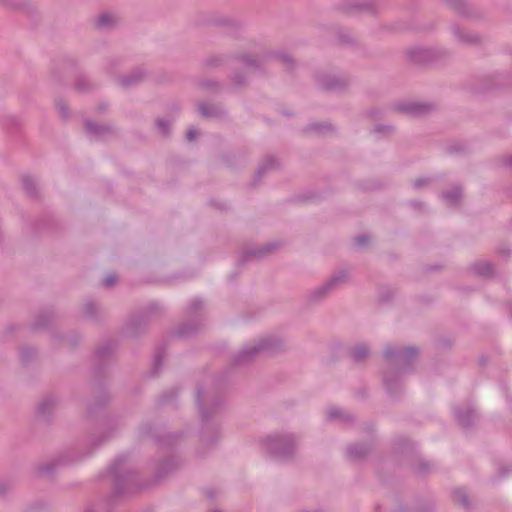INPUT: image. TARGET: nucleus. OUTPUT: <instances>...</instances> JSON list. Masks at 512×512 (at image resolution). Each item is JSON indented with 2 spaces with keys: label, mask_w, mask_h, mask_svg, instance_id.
I'll return each instance as SVG.
<instances>
[{
  "label": "nucleus",
  "mask_w": 512,
  "mask_h": 512,
  "mask_svg": "<svg viewBox=\"0 0 512 512\" xmlns=\"http://www.w3.org/2000/svg\"><path fill=\"white\" fill-rule=\"evenodd\" d=\"M301 512H321L319 510H302Z\"/></svg>",
  "instance_id": "obj_64"
},
{
  "label": "nucleus",
  "mask_w": 512,
  "mask_h": 512,
  "mask_svg": "<svg viewBox=\"0 0 512 512\" xmlns=\"http://www.w3.org/2000/svg\"><path fill=\"white\" fill-rule=\"evenodd\" d=\"M196 405L201 418L200 447L213 448L221 439L217 416L223 410L225 399L214 380L197 385Z\"/></svg>",
  "instance_id": "obj_1"
},
{
  "label": "nucleus",
  "mask_w": 512,
  "mask_h": 512,
  "mask_svg": "<svg viewBox=\"0 0 512 512\" xmlns=\"http://www.w3.org/2000/svg\"><path fill=\"white\" fill-rule=\"evenodd\" d=\"M156 126L162 135H164V136L169 135L170 128H171L170 120L159 118L156 120Z\"/></svg>",
  "instance_id": "obj_43"
},
{
  "label": "nucleus",
  "mask_w": 512,
  "mask_h": 512,
  "mask_svg": "<svg viewBox=\"0 0 512 512\" xmlns=\"http://www.w3.org/2000/svg\"><path fill=\"white\" fill-rule=\"evenodd\" d=\"M348 278L349 274L347 270L342 269L336 271L323 284L310 290L308 293V299L312 302L322 301L340 285L346 283Z\"/></svg>",
  "instance_id": "obj_7"
},
{
  "label": "nucleus",
  "mask_w": 512,
  "mask_h": 512,
  "mask_svg": "<svg viewBox=\"0 0 512 512\" xmlns=\"http://www.w3.org/2000/svg\"><path fill=\"white\" fill-rule=\"evenodd\" d=\"M432 464L428 461L421 460L418 464L417 471L418 473L425 474L431 470Z\"/></svg>",
  "instance_id": "obj_50"
},
{
  "label": "nucleus",
  "mask_w": 512,
  "mask_h": 512,
  "mask_svg": "<svg viewBox=\"0 0 512 512\" xmlns=\"http://www.w3.org/2000/svg\"><path fill=\"white\" fill-rule=\"evenodd\" d=\"M455 418L462 427H470L477 418L474 408L465 403L454 408Z\"/></svg>",
  "instance_id": "obj_14"
},
{
  "label": "nucleus",
  "mask_w": 512,
  "mask_h": 512,
  "mask_svg": "<svg viewBox=\"0 0 512 512\" xmlns=\"http://www.w3.org/2000/svg\"><path fill=\"white\" fill-rule=\"evenodd\" d=\"M278 166L277 160L272 157H266L258 166L256 170L255 180H260L266 173L276 169Z\"/></svg>",
  "instance_id": "obj_28"
},
{
  "label": "nucleus",
  "mask_w": 512,
  "mask_h": 512,
  "mask_svg": "<svg viewBox=\"0 0 512 512\" xmlns=\"http://www.w3.org/2000/svg\"><path fill=\"white\" fill-rule=\"evenodd\" d=\"M142 435H151L162 447L174 446L180 438L178 433H165L162 434L151 424H144L140 428Z\"/></svg>",
  "instance_id": "obj_11"
},
{
  "label": "nucleus",
  "mask_w": 512,
  "mask_h": 512,
  "mask_svg": "<svg viewBox=\"0 0 512 512\" xmlns=\"http://www.w3.org/2000/svg\"><path fill=\"white\" fill-rule=\"evenodd\" d=\"M452 33L456 40L463 44L476 45L481 43L482 37L474 32L464 30L458 24H454L451 27Z\"/></svg>",
  "instance_id": "obj_17"
},
{
  "label": "nucleus",
  "mask_w": 512,
  "mask_h": 512,
  "mask_svg": "<svg viewBox=\"0 0 512 512\" xmlns=\"http://www.w3.org/2000/svg\"><path fill=\"white\" fill-rule=\"evenodd\" d=\"M198 136V130L194 127H190L186 132V139L188 141H194Z\"/></svg>",
  "instance_id": "obj_52"
},
{
  "label": "nucleus",
  "mask_w": 512,
  "mask_h": 512,
  "mask_svg": "<svg viewBox=\"0 0 512 512\" xmlns=\"http://www.w3.org/2000/svg\"><path fill=\"white\" fill-rule=\"evenodd\" d=\"M309 129L312 130V131H315V132L324 133V132H326L328 130H331L332 126H331V124H329L327 122L312 123V124L309 125Z\"/></svg>",
  "instance_id": "obj_46"
},
{
  "label": "nucleus",
  "mask_w": 512,
  "mask_h": 512,
  "mask_svg": "<svg viewBox=\"0 0 512 512\" xmlns=\"http://www.w3.org/2000/svg\"><path fill=\"white\" fill-rule=\"evenodd\" d=\"M117 22V17L109 12L99 14L94 20L96 28L103 31L111 30L117 25Z\"/></svg>",
  "instance_id": "obj_23"
},
{
  "label": "nucleus",
  "mask_w": 512,
  "mask_h": 512,
  "mask_svg": "<svg viewBox=\"0 0 512 512\" xmlns=\"http://www.w3.org/2000/svg\"><path fill=\"white\" fill-rule=\"evenodd\" d=\"M299 437L290 432H276L263 440L265 451L275 460L287 461L294 457Z\"/></svg>",
  "instance_id": "obj_4"
},
{
  "label": "nucleus",
  "mask_w": 512,
  "mask_h": 512,
  "mask_svg": "<svg viewBox=\"0 0 512 512\" xmlns=\"http://www.w3.org/2000/svg\"><path fill=\"white\" fill-rule=\"evenodd\" d=\"M346 10L369 11L375 13L378 11L377 0H350L345 7Z\"/></svg>",
  "instance_id": "obj_22"
},
{
  "label": "nucleus",
  "mask_w": 512,
  "mask_h": 512,
  "mask_svg": "<svg viewBox=\"0 0 512 512\" xmlns=\"http://www.w3.org/2000/svg\"><path fill=\"white\" fill-rule=\"evenodd\" d=\"M370 241V236L368 234H361L355 237L354 239V245L357 248H363L366 246Z\"/></svg>",
  "instance_id": "obj_48"
},
{
  "label": "nucleus",
  "mask_w": 512,
  "mask_h": 512,
  "mask_svg": "<svg viewBox=\"0 0 512 512\" xmlns=\"http://www.w3.org/2000/svg\"><path fill=\"white\" fill-rule=\"evenodd\" d=\"M503 165L512 168V155H507L502 158Z\"/></svg>",
  "instance_id": "obj_59"
},
{
  "label": "nucleus",
  "mask_w": 512,
  "mask_h": 512,
  "mask_svg": "<svg viewBox=\"0 0 512 512\" xmlns=\"http://www.w3.org/2000/svg\"><path fill=\"white\" fill-rule=\"evenodd\" d=\"M452 498L455 503L462 505L464 508L470 507L469 497L463 488H456L452 492Z\"/></svg>",
  "instance_id": "obj_39"
},
{
  "label": "nucleus",
  "mask_w": 512,
  "mask_h": 512,
  "mask_svg": "<svg viewBox=\"0 0 512 512\" xmlns=\"http://www.w3.org/2000/svg\"><path fill=\"white\" fill-rule=\"evenodd\" d=\"M160 310V305L158 303H150L148 306H147V313L148 314H153V313H156Z\"/></svg>",
  "instance_id": "obj_56"
},
{
  "label": "nucleus",
  "mask_w": 512,
  "mask_h": 512,
  "mask_svg": "<svg viewBox=\"0 0 512 512\" xmlns=\"http://www.w3.org/2000/svg\"><path fill=\"white\" fill-rule=\"evenodd\" d=\"M418 349L416 347H401L387 345L383 356L386 362L383 381L387 392L396 397L401 391L402 379L409 373L416 361Z\"/></svg>",
  "instance_id": "obj_2"
},
{
  "label": "nucleus",
  "mask_w": 512,
  "mask_h": 512,
  "mask_svg": "<svg viewBox=\"0 0 512 512\" xmlns=\"http://www.w3.org/2000/svg\"><path fill=\"white\" fill-rule=\"evenodd\" d=\"M108 474L113 479L116 495L120 496L138 489V476L127 455L118 456L109 466Z\"/></svg>",
  "instance_id": "obj_3"
},
{
  "label": "nucleus",
  "mask_w": 512,
  "mask_h": 512,
  "mask_svg": "<svg viewBox=\"0 0 512 512\" xmlns=\"http://www.w3.org/2000/svg\"><path fill=\"white\" fill-rule=\"evenodd\" d=\"M373 448V441L354 443L346 448V456L350 460L360 461L365 459Z\"/></svg>",
  "instance_id": "obj_15"
},
{
  "label": "nucleus",
  "mask_w": 512,
  "mask_h": 512,
  "mask_svg": "<svg viewBox=\"0 0 512 512\" xmlns=\"http://www.w3.org/2000/svg\"><path fill=\"white\" fill-rule=\"evenodd\" d=\"M117 281V277L114 274L108 275L103 279V284L107 287L112 286Z\"/></svg>",
  "instance_id": "obj_54"
},
{
  "label": "nucleus",
  "mask_w": 512,
  "mask_h": 512,
  "mask_svg": "<svg viewBox=\"0 0 512 512\" xmlns=\"http://www.w3.org/2000/svg\"><path fill=\"white\" fill-rule=\"evenodd\" d=\"M198 112L201 116L210 119H219L225 116L226 111L220 104H211L206 102H199Z\"/></svg>",
  "instance_id": "obj_19"
},
{
  "label": "nucleus",
  "mask_w": 512,
  "mask_h": 512,
  "mask_svg": "<svg viewBox=\"0 0 512 512\" xmlns=\"http://www.w3.org/2000/svg\"><path fill=\"white\" fill-rule=\"evenodd\" d=\"M276 243H267L257 247L247 248L243 251L238 265L249 262L252 258L260 259L276 249Z\"/></svg>",
  "instance_id": "obj_13"
},
{
  "label": "nucleus",
  "mask_w": 512,
  "mask_h": 512,
  "mask_svg": "<svg viewBox=\"0 0 512 512\" xmlns=\"http://www.w3.org/2000/svg\"><path fill=\"white\" fill-rule=\"evenodd\" d=\"M319 87L327 91H341L348 87L350 79L347 75L334 72H319L316 75Z\"/></svg>",
  "instance_id": "obj_10"
},
{
  "label": "nucleus",
  "mask_w": 512,
  "mask_h": 512,
  "mask_svg": "<svg viewBox=\"0 0 512 512\" xmlns=\"http://www.w3.org/2000/svg\"><path fill=\"white\" fill-rule=\"evenodd\" d=\"M349 354L355 362L364 361L369 355V346L365 343L356 344L350 348Z\"/></svg>",
  "instance_id": "obj_33"
},
{
  "label": "nucleus",
  "mask_w": 512,
  "mask_h": 512,
  "mask_svg": "<svg viewBox=\"0 0 512 512\" xmlns=\"http://www.w3.org/2000/svg\"><path fill=\"white\" fill-rule=\"evenodd\" d=\"M462 197V188L459 185H453L441 193V198L448 206H455Z\"/></svg>",
  "instance_id": "obj_26"
},
{
  "label": "nucleus",
  "mask_w": 512,
  "mask_h": 512,
  "mask_svg": "<svg viewBox=\"0 0 512 512\" xmlns=\"http://www.w3.org/2000/svg\"><path fill=\"white\" fill-rule=\"evenodd\" d=\"M24 190L32 197L37 196V184L32 176H24L22 178Z\"/></svg>",
  "instance_id": "obj_41"
},
{
  "label": "nucleus",
  "mask_w": 512,
  "mask_h": 512,
  "mask_svg": "<svg viewBox=\"0 0 512 512\" xmlns=\"http://www.w3.org/2000/svg\"><path fill=\"white\" fill-rule=\"evenodd\" d=\"M435 106L431 103L406 101L396 104L395 109L399 112L412 116H423L431 112Z\"/></svg>",
  "instance_id": "obj_12"
},
{
  "label": "nucleus",
  "mask_w": 512,
  "mask_h": 512,
  "mask_svg": "<svg viewBox=\"0 0 512 512\" xmlns=\"http://www.w3.org/2000/svg\"><path fill=\"white\" fill-rule=\"evenodd\" d=\"M201 85H202L204 88H211V87L218 88V87L220 86L218 82H216V81H212V80H205V81H202V82H201Z\"/></svg>",
  "instance_id": "obj_57"
},
{
  "label": "nucleus",
  "mask_w": 512,
  "mask_h": 512,
  "mask_svg": "<svg viewBox=\"0 0 512 512\" xmlns=\"http://www.w3.org/2000/svg\"><path fill=\"white\" fill-rule=\"evenodd\" d=\"M85 128L89 136L91 137H102L103 135L110 133L112 130L109 126L99 125L93 123L90 120H85Z\"/></svg>",
  "instance_id": "obj_32"
},
{
  "label": "nucleus",
  "mask_w": 512,
  "mask_h": 512,
  "mask_svg": "<svg viewBox=\"0 0 512 512\" xmlns=\"http://www.w3.org/2000/svg\"><path fill=\"white\" fill-rule=\"evenodd\" d=\"M406 55L408 59L417 64H424L435 58L433 50L425 47H412L407 49Z\"/></svg>",
  "instance_id": "obj_16"
},
{
  "label": "nucleus",
  "mask_w": 512,
  "mask_h": 512,
  "mask_svg": "<svg viewBox=\"0 0 512 512\" xmlns=\"http://www.w3.org/2000/svg\"><path fill=\"white\" fill-rule=\"evenodd\" d=\"M145 77V71L142 68H136L127 75L119 76L117 78V83L121 87L129 89L141 83Z\"/></svg>",
  "instance_id": "obj_18"
},
{
  "label": "nucleus",
  "mask_w": 512,
  "mask_h": 512,
  "mask_svg": "<svg viewBox=\"0 0 512 512\" xmlns=\"http://www.w3.org/2000/svg\"><path fill=\"white\" fill-rule=\"evenodd\" d=\"M249 76L238 70L234 71L230 76L231 87L234 90H239L248 84Z\"/></svg>",
  "instance_id": "obj_35"
},
{
  "label": "nucleus",
  "mask_w": 512,
  "mask_h": 512,
  "mask_svg": "<svg viewBox=\"0 0 512 512\" xmlns=\"http://www.w3.org/2000/svg\"><path fill=\"white\" fill-rule=\"evenodd\" d=\"M77 460L78 459H76V461ZM70 462H75V460L74 459H67V458H64V457H60V458L55 459L53 461H50L48 463L39 465L37 467V473L39 475H41V476H49L58 467L66 464V463H70Z\"/></svg>",
  "instance_id": "obj_25"
},
{
  "label": "nucleus",
  "mask_w": 512,
  "mask_h": 512,
  "mask_svg": "<svg viewBox=\"0 0 512 512\" xmlns=\"http://www.w3.org/2000/svg\"><path fill=\"white\" fill-rule=\"evenodd\" d=\"M395 512H419V511L418 510L417 511H411V510L406 509V508H399Z\"/></svg>",
  "instance_id": "obj_62"
},
{
  "label": "nucleus",
  "mask_w": 512,
  "mask_h": 512,
  "mask_svg": "<svg viewBox=\"0 0 512 512\" xmlns=\"http://www.w3.org/2000/svg\"><path fill=\"white\" fill-rule=\"evenodd\" d=\"M471 270L481 277H490L494 272L492 264L485 260L475 261L471 265Z\"/></svg>",
  "instance_id": "obj_31"
},
{
  "label": "nucleus",
  "mask_w": 512,
  "mask_h": 512,
  "mask_svg": "<svg viewBox=\"0 0 512 512\" xmlns=\"http://www.w3.org/2000/svg\"><path fill=\"white\" fill-rule=\"evenodd\" d=\"M282 341L275 336L264 337L257 342L247 344L231 358L234 366H243L252 362L262 352L275 353L282 348Z\"/></svg>",
  "instance_id": "obj_6"
},
{
  "label": "nucleus",
  "mask_w": 512,
  "mask_h": 512,
  "mask_svg": "<svg viewBox=\"0 0 512 512\" xmlns=\"http://www.w3.org/2000/svg\"><path fill=\"white\" fill-rule=\"evenodd\" d=\"M166 356V349L164 345H158L156 347L154 356H153V367H152V374L155 376L157 375L162 367L163 359Z\"/></svg>",
  "instance_id": "obj_34"
},
{
  "label": "nucleus",
  "mask_w": 512,
  "mask_h": 512,
  "mask_svg": "<svg viewBox=\"0 0 512 512\" xmlns=\"http://www.w3.org/2000/svg\"><path fill=\"white\" fill-rule=\"evenodd\" d=\"M0 4L12 8H24L25 4L22 0H0Z\"/></svg>",
  "instance_id": "obj_49"
},
{
  "label": "nucleus",
  "mask_w": 512,
  "mask_h": 512,
  "mask_svg": "<svg viewBox=\"0 0 512 512\" xmlns=\"http://www.w3.org/2000/svg\"><path fill=\"white\" fill-rule=\"evenodd\" d=\"M114 348H115V343L113 341L105 342L97 348L96 357L100 361H102V360L106 359L111 354V352L114 350Z\"/></svg>",
  "instance_id": "obj_40"
},
{
  "label": "nucleus",
  "mask_w": 512,
  "mask_h": 512,
  "mask_svg": "<svg viewBox=\"0 0 512 512\" xmlns=\"http://www.w3.org/2000/svg\"><path fill=\"white\" fill-rule=\"evenodd\" d=\"M429 179L428 178H420V179H417L414 181V187L416 189H420L422 188L423 186L427 185L429 183Z\"/></svg>",
  "instance_id": "obj_55"
},
{
  "label": "nucleus",
  "mask_w": 512,
  "mask_h": 512,
  "mask_svg": "<svg viewBox=\"0 0 512 512\" xmlns=\"http://www.w3.org/2000/svg\"><path fill=\"white\" fill-rule=\"evenodd\" d=\"M180 465V460L176 455H170L163 462L160 463L158 467V476L162 477L174 469H176Z\"/></svg>",
  "instance_id": "obj_30"
},
{
  "label": "nucleus",
  "mask_w": 512,
  "mask_h": 512,
  "mask_svg": "<svg viewBox=\"0 0 512 512\" xmlns=\"http://www.w3.org/2000/svg\"><path fill=\"white\" fill-rule=\"evenodd\" d=\"M178 393V390L177 389H172L171 391H169L168 393H163L161 395V401L163 403L165 402H168L169 400H171L172 398L176 397Z\"/></svg>",
  "instance_id": "obj_51"
},
{
  "label": "nucleus",
  "mask_w": 512,
  "mask_h": 512,
  "mask_svg": "<svg viewBox=\"0 0 512 512\" xmlns=\"http://www.w3.org/2000/svg\"><path fill=\"white\" fill-rule=\"evenodd\" d=\"M235 60L253 72L265 71L266 66L272 62H277L288 70L292 69L296 64L291 55L283 51L263 52L257 55L244 53L235 56Z\"/></svg>",
  "instance_id": "obj_5"
},
{
  "label": "nucleus",
  "mask_w": 512,
  "mask_h": 512,
  "mask_svg": "<svg viewBox=\"0 0 512 512\" xmlns=\"http://www.w3.org/2000/svg\"><path fill=\"white\" fill-rule=\"evenodd\" d=\"M327 418L330 420H340L344 424H350L353 423L355 420V417L353 414H351L348 411H345L338 407L330 408L327 411Z\"/></svg>",
  "instance_id": "obj_27"
},
{
  "label": "nucleus",
  "mask_w": 512,
  "mask_h": 512,
  "mask_svg": "<svg viewBox=\"0 0 512 512\" xmlns=\"http://www.w3.org/2000/svg\"><path fill=\"white\" fill-rule=\"evenodd\" d=\"M83 314L91 321H98L104 315V311L95 300L87 299L83 304Z\"/></svg>",
  "instance_id": "obj_21"
},
{
  "label": "nucleus",
  "mask_w": 512,
  "mask_h": 512,
  "mask_svg": "<svg viewBox=\"0 0 512 512\" xmlns=\"http://www.w3.org/2000/svg\"><path fill=\"white\" fill-rule=\"evenodd\" d=\"M56 108L63 119H67L69 117V111L66 102L63 99L56 100Z\"/></svg>",
  "instance_id": "obj_45"
},
{
  "label": "nucleus",
  "mask_w": 512,
  "mask_h": 512,
  "mask_svg": "<svg viewBox=\"0 0 512 512\" xmlns=\"http://www.w3.org/2000/svg\"><path fill=\"white\" fill-rule=\"evenodd\" d=\"M52 319H53L52 311L41 312L36 316L35 321L33 323V328L36 330L43 329L51 323Z\"/></svg>",
  "instance_id": "obj_37"
},
{
  "label": "nucleus",
  "mask_w": 512,
  "mask_h": 512,
  "mask_svg": "<svg viewBox=\"0 0 512 512\" xmlns=\"http://www.w3.org/2000/svg\"><path fill=\"white\" fill-rule=\"evenodd\" d=\"M410 205H411L414 209H420V207H422V203H421V202H418V201H411V202H410Z\"/></svg>",
  "instance_id": "obj_61"
},
{
  "label": "nucleus",
  "mask_w": 512,
  "mask_h": 512,
  "mask_svg": "<svg viewBox=\"0 0 512 512\" xmlns=\"http://www.w3.org/2000/svg\"><path fill=\"white\" fill-rule=\"evenodd\" d=\"M106 401H107V398L105 397V398L101 399L100 403H98L97 405L102 406L106 403Z\"/></svg>",
  "instance_id": "obj_63"
},
{
  "label": "nucleus",
  "mask_w": 512,
  "mask_h": 512,
  "mask_svg": "<svg viewBox=\"0 0 512 512\" xmlns=\"http://www.w3.org/2000/svg\"><path fill=\"white\" fill-rule=\"evenodd\" d=\"M448 150L451 153H459L463 150V147L461 145H450Z\"/></svg>",
  "instance_id": "obj_60"
},
{
  "label": "nucleus",
  "mask_w": 512,
  "mask_h": 512,
  "mask_svg": "<svg viewBox=\"0 0 512 512\" xmlns=\"http://www.w3.org/2000/svg\"><path fill=\"white\" fill-rule=\"evenodd\" d=\"M230 58L225 55L213 54L203 60V64L209 68H217L224 65Z\"/></svg>",
  "instance_id": "obj_36"
},
{
  "label": "nucleus",
  "mask_w": 512,
  "mask_h": 512,
  "mask_svg": "<svg viewBox=\"0 0 512 512\" xmlns=\"http://www.w3.org/2000/svg\"><path fill=\"white\" fill-rule=\"evenodd\" d=\"M48 503L44 500L38 499L31 502L24 512H40L48 508Z\"/></svg>",
  "instance_id": "obj_42"
},
{
  "label": "nucleus",
  "mask_w": 512,
  "mask_h": 512,
  "mask_svg": "<svg viewBox=\"0 0 512 512\" xmlns=\"http://www.w3.org/2000/svg\"><path fill=\"white\" fill-rule=\"evenodd\" d=\"M36 355V350L32 347H23L20 350V358L23 363L29 362Z\"/></svg>",
  "instance_id": "obj_44"
},
{
  "label": "nucleus",
  "mask_w": 512,
  "mask_h": 512,
  "mask_svg": "<svg viewBox=\"0 0 512 512\" xmlns=\"http://www.w3.org/2000/svg\"><path fill=\"white\" fill-rule=\"evenodd\" d=\"M120 428L119 419L116 417H105L99 424L97 434H92L89 444L94 448H98L106 441L115 436Z\"/></svg>",
  "instance_id": "obj_8"
},
{
  "label": "nucleus",
  "mask_w": 512,
  "mask_h": 512,
  "mask_svg": "<svg viewBox=\"0 0 512 512\" xmlns=\"http://www.w3.org/2000/svg\"><path fill=\"white\" fill-rule=\"evenodd\" d=\"M447 4L453 7L457 12L467 18H478L480 17V13L478 10L467 4L464 0H444Z\"/></svg>",
  "instance_id": "obj_20"
},
{
  "label": "nucleus",
  "mask_w": 512,
  "mask_h": 512,
  "mask_svg": "<svg viewBox=\"0 0 512 512\" xmlns=\"http://www.w3.org/2000/svg\"><path fill=\"white\" fill-rule=\"evenodd\" d=\"M511 470H512V465L509 464V465L500 467L498 471H499L500 477H504Z\"/></svg>",
  "instance_id": "obj_58"
},
{
  "label": "nucleus",
  "mask_w": 512,
  "mask_h": 512,
  "mask_svg": "<svg viewBox=\"0 0 512 512\" xmlns=\"http://www.w3.org/2000/svg\"><path fill=\"white\" fill-rule=\"evenodd\" d=\"M394 128L392 126H389V125H376L374 128H373V132L380 136V135H389L393 132Z\"/></svg>",
  "instance_id": "obj_47"
},
{
  "label": "nucleus",
  "mask_w": 512,
  "mask_h": 512,
  "mask_svg": "<svg viewBox=\"0 0 512 512\" xmlns=\"http://www.w3.org/2000/svg\"><path fill=\"white\" fill-rule=\"evenodd\" d=\"M10 483L5 480H0V496H4L10 490Z\"/></svg>",
  "instance_id": "obj_53"
},
{
  "label": "nucleus",
  "mask_w": 512,
  "mask_h": 512,
  "mask_svg": "<svg viewBox=\"0 0 512 512\" xmlns=\"http://www.w3.org/2000/svg\"><path fill=\"white\" fill-rule=\"evenodd\" d=\"M58 404L57 399L54 396L45 397L37 407L38 414L43 417H48Z\"/></svg>",
  "instance_id": "obj_29"
},
{
  "label": "nucleus",
  "mask_w": 512,
  "mask_h": 512,
  "mask_svg": "<svg viewBox=\"0 0 512 512\" xmlns=\"http://www.w3.org/2000/svg\"><path fill=\"white\" fill-rule=\"evenodd\" d=\"M96 85L86 76H79L75 82V89L79 92H89L95 89Z\"/></svg>",
  "instance_id": "obj_38"
},
{
  "label": "nucleus",
  "mask_w": 512,
  "mask_h": 512,
  "mask_svg": "<svg viewBox=\"0 0 512 512\" xmlns=\"http://www.w3.org/2000/svg\"><path fill=\"white\" fill-rule=\"evenodd\" d=\"M147 316H135L126 325V332L130 336H137L147 327Z\"/></svg>",
  "instance_id": "obj_24"
},
{
  "label": "nucleus",
  "mask_w": 512,
  "mask_h": 512,
  "mask_svg": "<svg viewBox=\"0 0 512 512\" xmlns=\"http://www.w3.org/2000/svg\"><path fill=\"white\" fill-rule=\"evenodd\" d=\"M203 307V301L199 298L191 300L188 305L187 313L192 319L184 322L179 326L176 331V335L179 337H187L194 334L201 326V321L198 318V312Z\"/></svg>",
  "instance_id": "obj_9"
}]
</instances>
